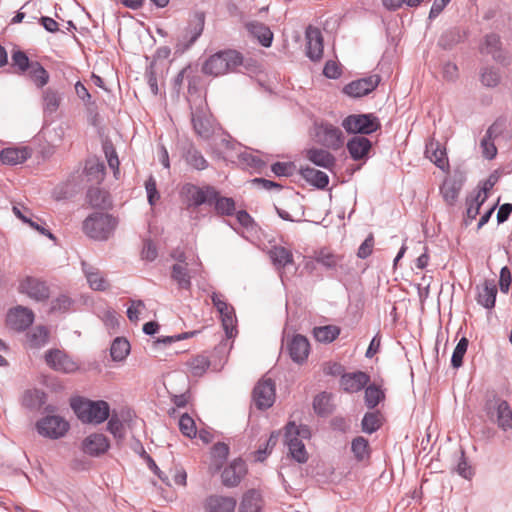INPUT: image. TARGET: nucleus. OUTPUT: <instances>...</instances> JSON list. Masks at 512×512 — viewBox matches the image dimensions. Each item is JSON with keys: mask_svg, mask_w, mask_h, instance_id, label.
Wrapping results in <instances>:
<instances>
[{"mask_svg": "<svg viewBox=\"0 0 512 512\" xmlns=\"http://www.w3.org/2000/svg\"><path fill=\"white\" fill-rule=\"evenodd\" d=\"M481 148L485 158L493 159L496 156L497 149L494 143L491 141V128L487 130L486 135L481 140Z\"/></svg>", "mask_w": 512, "mask_h": 512, "instance_id": "13d9d810", "label": "nucleus"}, {"mask_svg": "<svg viewBox=\"0 0 512 512\" xmlns=\"http://www.w3.org/2000/svg\"><path fill=\"white\" fill-rule=\"evenodd\" d=\"M188 264H174L172 266L171 278L177 283L180 289L189 290L191 287V274H196V270L187 268Z\"/></svg>", "mask_w": 512, "mask_h": 512, "instance_id": "2f4dec72", "label": "nucleus"}, {"mask_svg": "<svg viewBox=\"0 0 512 512\" xmlns=\"http://www.w3.org/2000/svg\"><path fill=\"white\" fill-rule=\"evenodd\" d=\"M229 454V447L227 444L218 442L211 449L212 466L215 470H219L224 464Z\"/></svg>", "mask_w": 512, "mask_h": 512, "instance_id": "c03bdc74", "label": "nucleus"}, {"mask_svg": "<svg viewBox=\"0 0 512 512\" xmlns=\"http://www.w3.org/2000/svg\"><path fill=\"white\" fill-rule=\"evenodd\" d=\"M45 393L38 389H32L23 395V405L30 409H38L45 403Z\"/></svg>", "mask_w": 512, "mask_h": 512, "instance_id": "37998d69", "label": "nucleus"}, {"mask_svg": "<svg viewBox=\"0 0 512 512\" xmlns=\"http://www.w3.org/2000/svg\"><path fill=\"white\" fill-rule=\"evenodd\" d=\"M247 467L242 459L233 460L222 472V483L227 487L237 486L245 476Z\"/></svg>", "mask_w": 512, "mask_h": 512, "instance_id": "412c9836", "label": "nucleus"}, {"mask_svg": "<svg viewBox=\"0 0 512 512\" xmlns=\"http://www.w3.org/2000/svg\"><path fill=\"white\" fill-rule=\"evenodd\" d=\"M300 173L307 182L319 189H324L329 183L328 175L313 167H301Z\"/></svg>", "mask_w": 512, "mask_h": 512, "instance_id": "473e14b6", "label": "nucleus"}, {"mask_svg": "<svg viewBox=\"0 0 512 512\" xmlns=\"http://www.w3.org/2000/svg\"><path fill=\"white\" fill-rule=\"evenodd\" d=\"M19 291L37 301H41L49 297V289L46 284L39 279L30 276H27L20 282Z\"/></svg>", "mask_w": 512, "mask_h": 512, "instance_id": "a211bd4d", "label": "nucleus"}, {"mask_svg": "<svg viewBox=\"0 0 512 512\" xmlns=\"http://www.w3.org/2000/svg\"><path fill=\"white\" fill-rule=\"evenodd\" d=\"M204 23H205L204 13H202V12L195 13L194 20L192 23V25H193L192 39L193 40L197 39L201 35L203 28H204Z\"/></svg>", "mask_w": 512, "mask_h": 512, "instance_id": "774afa93", "label": "nucleus"}, {"mask_svg": "<svg viewBox=\"0 0 512 512\" xmlns=\"http://www.w3.org/2000/svg\"><path fill=\"white\" fill-rule=\"evenodd\" d=\"M351 451L357 461H364L370 457L369 442L366 438L358 436L351 443Z\"/></svg>", "mask_w": 512, "mask_h": 512, "instance_id": "58836bf2", "label": "nucleus"}, {"mask_svg": "<svg viewBox=\"0 0 512 512\" xmlns=\"http://www.w3.org/2000/svg\"><path fill=\"white\" fill-rule=\"evenodd\" d=\"M34 321L33 312L24 307H16L9 311L7 324L14 330L22 331L28 328Z\"/></svg>", "mask_w": 512, "mask_h": 512, "instance_id": "aec40b11", "label": "nucleus"}, {"mask_svg": "<svg viewBox=\"0 0 512 512\" xmlns=\"http://www.w3.org/2000/svg\"><path fill=\"white\" fill-rule=\"evenodd\" d=\"M117 220L106 213L96 212L87 217L83 230L87 236L95 240H107L114 232Z\"/></svg>", "mask_w": 512, "mask_h": 512, "instance_id": "7ed1b4c3", "label": "nucleus"}, {"mask_svg": "<svg viewBox=\"0 0 512 512\" xmlns=\"http://www.w3.org/2000/svg\"><path fill=\"white\" fill-rule=\"evenodd\" d=\"M179 429L183 435L193 438L197 435V428L192 417L183 414L179 419Z\"/></svg>", "mask_w": 512, "mask_h": 512, "instance_id": "4d7b16f0", "label": "nucleus"}, {"mask_svg": "<svg viewBox=\"0 0 512 512\" xmlns=\"http://www.w3.org/2000/svg\"><path fill=\"white\" fill-rule=\"evenodd\" d=\"M236 503L233 497L212 495L207 498L205 508L208 512H234Z\"/></svg>", "mask_w": 512, "mask_h": 512, "instance_id": "393cba45", "label": "nucleus"}, {"mask_svg": "<svg viewBox=\"0 0 512 512\" xmlns=\"http://www.w3.org/2000/svg\"><path fill=\"white\" fill-rule=\"evenodd\" d=\"M485 411L489 420L503 430L512 429V410L507 401L492 397L485 404Z\"/></svg>", "mask_w": 512, "mask_h": 512, "instance_id": "423d86ee", "label": "nucleus"}, {"mask_svg": "<svg viewBox=\"0 0 512 512\" xmlns=\"http://www.w3.org/2000/svg\"><path fill=\"white\" fill-rule=\"evenodd\" d=\"M77 417L88 424H101L110 416V406L104 400L78 399L72 402Z\"/></svg>", "mask_w": 512, "mask_h": 512, "instance_id": "f257e3e1", "label": "nucleus"}, {"mask_svg": "<svg viewBox=\"0 0 512 512\" xmlns=\"http://www.w3.org/2000/svg\"><path fill=\"white\" fill-rule=\"evenodd\" d=\"M306 55L312 61H318L323 55V37L321 31L313 26L306 29Z\"/></svg>", "mask_w": 512, "mask_h": 512, "instance_id": "dca6fc26", "label": "nucleus"}, {"mask_svg": "<svg viewBox=\"0 0 512 512\" xmlns=\"http://www.w3.org/2000/svg\"><path fill=\"white\" fill-rule=\"evenodd\" d=\"M315 131L317 141L321 145L333 150H338L342 147L344 136L338 127L330 123H321L316 125Z\"/></svg>", "mask_w": 512, "mask_h": 512, "instance_id": "9d476101", "label": "nucleus"}, {"mask_svg": "<svg viewBox=\"0 0 512 512\" xmlns=\"http://www.w3.org/2000/svg\"><path fill=\"white\" fill-rule=\"evenodd\" d=\"M306 156L316 166L332 170L336 165V158L327 150L311 148L307 150Z\"/></svg>", "mask_w": 512, "mask_h": 512, "instance_id": "a878e982", "label": "nucleus"}, {"mask_svg": "<svg viewBox=\"0 0 512 512\" xmlns=\"http://www.w3.org/2000/svg\"><path fill=\"white\" fill-rule=\"evenodd\" d=\"M82 271L91 289L105 291L109 288L108 280L97 267L82 261Z\"/></svg>", "mask_w": 512, "mask_h": 512, "instance_id": "4be33fe9", "label": "nucleus"}, {"mask_svg": "<svg viewBox=\"0 0 512 512\" xmlns=\"http://www.w3.org/2000/svg\"><path fill=\"white\" fill-rule=\"evenodd\" d=\"M30 156L26 147L5 148L0 152V160L6 165H17L25 162Z\"/></svg>", "mask_w": 512, "mask_h": 512, "instance_id": "c85d7f7f", "label": "nucleus"}, {"mask_svg": "<svg viewBox=\"0 0 512 512\" xmlns=\"http://www.w3.org/2000/svg\"><path fill=\"white\" fill-rule=\"evenodd\" d=\"M480 51L482 54L491 55L501 65L507 66L511 62L510 56L502 47L500 36L496 33H489L484 37Z\"/></svg>", "mask_w": 512, "mask_h": 512, "instance_id": "9b49d317", "label": "nucleus"}, {"mask_svg": "<svg viewBox=\"0 0 512 512\" xmlns=\"http://www.w3.org/2000/svg\"><path fill=\"white\" fill-rule=\"evenodd\" d=\"M12 62L18 67L20 73L27 71L31 65L28 56L23 51L13 52Z\"/></svg>", "mask_w": 512, "mask_h": 512, "instance_id": "bf43d9fd", "label": "nucleus"}, {"mask_svg": "<svg viewBox=\"0 0 512 512\" xmlns=\"http://www.w3.org/2000/svg\"><path fill=\"white\" fill-rule=\"evenodd\" d=\"M192 123L195 132L203 139H209L215 132L216 125L204 106L192 111Z\"/></svg>", "mask_w": 512, "mask_h": 512, "instance_id": "f8f14e48", "label": "nucleus"}, {"mask_svg": "<svg viewBox=\"0 0 512 512\" xmlns=\"http://www.w3.org/2000/svg\"><path fill=\"white\" fill-rule=\"evenodd\" d=\"M269 256L277 269L284 268L293 263L292 252L283 246H273L269 251Z\"/></svg>", "mask_w": 512, "mask_h": 512, "instance_id": "72a5a7b5", "label": "nucleus"}, {"mask_svg": "<svg viewBox=\"0 0 512 512\" xmlns=\"http://www.w3.org/2000/svg\"><path fill=\"white\" fill-rule=\"evenodd\" d=\"M241 63L240 55L232 50L223 51L210 56L203 65L205 74L219 76L225 74Z\"/></svg>", "mask_w": 512, "mask_h": 512, "instance_id": "20e7f679", "label": "nucleus"}, {"mask_svg": "<svg viewBox=\"0 0 512 512\" xmlns=\"http://www.w3.org/2000/svg\"><path fill=\"white\" fill-rule=\"evenodd\" d=\"M145 189L147 192V198L150 205H154L156 201L160 198V195L157 191L156 180L153 176H150L145 182Z\"/></svg>", "mask_w": 512, "mask_h": 512, "instance_id": "e2e57ef3", "label": "nucleus"}, {"mask_svg": "<svg viewBox=\"0 0 512 512\" xmlns=\"http://www.w3.org/2000/svg\"><path fill=\"white\" fill-rule=\"evenodd\" d=\"M426 157L430 159L438 168L445 170L448 167V159L446 150L441 146L438 141L431 139L426 144L425 150Z\"/></svg>", "mask_w": 512, "mask_h": 512, "instance_id": "b1692460", "label": "nucleus"}, {"mask_svg": "<svg viewBox=\"0 0 512 512\" xmlns=\"http://www.w3.org/2000/svg\"><path fill=\"white\" fill-rule=\"evenodd\" d=\"M260 509V494L255 490H249L246 492L240 504V512H260Z\"/></svg>", "mask_w": 512, "mask_h": 512, "instance_id": "c9c22d12", "label": "nucleus"}, {"mask_svg": "<svg viewBox=\"0 0 512 512\" xmlns=\"http://www.w3.org/2000/svg\"><path fill=\"white\" fill-rule=\"evenodd\" d=\"M47 364L56 371L73 373L79 369L78 364L60 350H51L46 354Z\"/></svg>", "mask_w": 512, "mask_h": 512, "instance_id": "4468645a", "label": "nucleus"}, {"mask_svg": "<svg viewBox=\"0 0 512 512\" xmlns=\"http://www.w3.org/2000/svg\"><path fill=\"white\" fill-rule=\"evenodd\" d=\"M61 100V94L57 90L53 88L45 89L42 93L44 114L51 115L55 113L60 106Z\"/></svg>", "mask_w": 512, "mask_h": 512, "instance_id": "f704fd0d", "label": "nucleus"}, {"mask_svg": "<svg viewBox=\"0 0 512 512\" xmlns=\"http://www.w3.org/2000/svg\"><path fill=\"white\" fill-rule=\"evenodd\" d=\"M141 255H142V259H144L146 261H150V262L154 261L157 258L158 252H157L155 244L151 240H146L144 242V246H143Z\"/></svg>", "mask_w": 512, "mask_h": 512, "instance_id": "69168bd1", "label": "nucleus"}, {"mask_svg": "<svg viewBox=\"0 0 512 512\" xmlns=\"http://www.w3.org/2000/svg\"><path fill=\"white\" fill-rule=\"evenodd\" d=\"M29 70L30 77L37 87H43L48 83L49 74L40 63L32 62Z\"/></svg>", "mask_w": 512, "mask_h": 512, "instance_id": "a18cd8bd", "label": "nucleus"}, {"mask_svg": "<svg viewBox=\"0 0 512 512\" xmlns=\"http://www.w3.org/2000/svg\"><path fill=\"white\" fill-rule=\"evenodd\" d=\"M379 82L380 77L378 75H371L347 84L344 87V92L351 97L359 98L372 92Z\"/></svg>", "mask_w": 512, "mask_h": 512, "instance_id": "2eb2a0df", "label": "nucleus"}, {"mask_svg": "<svg viewBox=\"0 0 512 512\" xmlns=\"http://www.w3.org/2000/svg\"><path fill=\"white\" fill-rule=\"evenodd\" d=\"M253 399L259 409L271 407L275 401V384L271 379L260 380L254 388Z\"/></svg>", "mask_w": 512, "mask_h": 512, "instance_id": "ddd939ff", "label": "nucleus"}, {"mask_svg": "<svg viewBox=\"0 0 512 512\" xmlns=\"http://www.w3.org/2000/svg\"><path fill=\"white\" fill-rule=\"evenodd\" d=\"M500 79V72L494 67H487L481 73V81L487 87H496L500 83Z\"/></svg>", "mask_w": 512, "mask_h": 512, "instance_id": "6e6d98bb", "label": "nucleus"}, {"mask_svg": "<svg viewBox=\"0 0 512 512\" xmlns=\"http://www.w3.org/2000/svg\"><path fill=\"white\" fill-rule=\"evenodd\" d=\"M497 295V287L494 281L486 280L481 288H479L477 302L481 306L491 309L495 306Z\"/></svg>", "mask_w": 512, "mask_h": 512, "instance_id": "c756f323", "label": "nucleus"}, {"mask_svg": "<svg viewBox=\"0 0 512 512\" xmlns=\"http://www.w3.org/2000/svg\"><path fill=\"white\" fill-rule=\"evenodd\" d=\"M211 300H212L214 307L220 314L222 327L225 331L227 338L235 337L237 334V329H236L237 319H236L234 307L232 305H230L229 303H227L226 299L224 298V296L222 294L217 293V292H213L211 294Z\"/></svg>", "mask_w": 512, "mask_h": 512, "instance_id": "0eeeda50", "label": "nucleus"}, {"mask_svg": "<svg viewBox=\"0 0 512 512\" xmlns=\"http://www.w3.org/2000/svg\"><path fill=\"white\" fill-rule=\"evenodd\" d=\"M370 381V376L362 371L344 373L340 378V386L347 393L361 391Z\"/></svg>", "mask_w": 512, "mask_h": 512, "instance_id": "6ab92c4d", "label": "nucleus"}, {"mask_svg": "<svg viewBox=\"0 0 512 512\" xmlns=\"http://www.w3.org/2000/svg\"><path fill=\"white\" fill-rule=\"evenodd\" d=\"M145 309V304L142 300H131V305L127 309V317L130 321L136 322L142 311Z\"/></svg>", "mask_w": 512, "mask_h": 512, "instance_id": "052dcab7", "label": "nucleus"}, {"mask_svg": "<svg viewBox=\"0 0 512 512\" xmlns=\"http://www.w3.org/2000/svg\"><path fill=\"white\" fill-rule=\"evenodd\" d=\"M130 352V343L121 337H117L110 348V355L114 361L124 360Z\"/></svg>", "mask_w": 512, "mask_h": 512, "instance_id": "a19ab883", "label": "nucleus"}, {"mask_svg": "<svg viewBox=\"0 0 512 512\" xmlns=\"http://www.w3.org/2000/svg\"><path fill=\"white\" fill-rule=\"evenodd\" d=\"M365 404L369 409L375 408L381 401L384 400L385 394L383 390L375 385L370 384L365 389Z\"/></svg>", "mask_w": 512, "mask_h": 512, "instance_id": "79ce46f5", "label": "nucleus"}, {"mask_svg": "<svg viewBox=\"0 0 512 512\" xmlns=\"http://www.w3.org/2000/svg\"><path fill=\"white\" fill-rule=\"evenodd\" d=\"M317 263L323 265L328 269H335L342 260L341 256L330 253L328 250H320L316 257Z\"/></svg>", "mask_w": 512, "mask_h": 512, "instance_id": "3c124183", "label": "nucleus"}, {"mask_svg": "<svg viewBox=\"0 0 512 512\" xmlns=\"http://www.w3.org/2000/svg\"><path fill=\"white\" fill-rule=\"evenodd\" d=\"M212 203L215 204V210L220 215H233L235 212V202L232 198L229 197H220L218 194L212 200Z\"/></svg>", "mask_w": 512, "mask_h": 512, "instance_id": "09e8293b", "label": "nucleus"}, {"mask_svg": "<svg viewBox=\"0 0 512 512\" xmlns=\"http://www.w3.org/2000/svg\"><path fill=\"white\" fill-rule=\"evenodd\" d=\"M246 28L251 35L258 39L264 47H270L273 40V33L266 25L251 21L246 23Z\"/></svg>", "mask_w": 512, "mask_h": 512, "instance_id": "7c9ffc66", "label": "nucleus"}, {"mask_svg": "<svg viewBox=\"0 0 512 512\" xmlns=\"http://www.w3.org/2000/svg\"><path fill=\"white\" fill-rule=\"evenodd\" d=\"M373 246L374 238L372 235H369L358 248L357 256L361 259H366L371 255Z\"/></svg>", "mask_w": 512, "mask_h": 512, "instance_id": "338daca9", "label": "nucleus"}, {"mask_svg": "<svg viewBox=\"0 0 512 512\" xmlns=\"http://www.w3.org/2000/svg\"><path fill=\"white\" fill-rule=\"evenodd\" d=\"M207 357L198 355L187 362V366L193 376H202L209 368Z\"/></svg>", "mask_w": 512, "mask_h": 512, "instance_id": "8fccbe9b", "label": "nucleus"}, {"mask_svg": "<svg viewBox=\"0 0 512 512\" xmlns=\"http://www.w3.org/2000/svg\"><path fill=\"white\" fill-rule=\"evenodd\" d=\"M311 437V432L306 425H296L294 422H289L285 431V443L288 447L291 457L298 463H305L308 460V453L306 451L303 440Z\"/></svg>", "mask_w": 512, "mask_h": 512, "instance_id": "f03ea898", "label": "nucleus"}, {"mask_svg": "<svg viewBox=\"0 0 512 512\" xmlns=\"http://www.w3.org/2000/svg\"><path fill=\"white\" fill-rule=\"evenodd\" d=\"M362 430L372 434L381 426V414L379 412H367L361 422Z\"/></svg>", "mask_w": 512, "mask_h": 512, "instance_id": "de8ad7c7", "label": "nucleus"}, {"mask_svg": "<svg viewBox=\"0 0 512 512\" xmlns=\"http://www.w3.org/2000/svg\"><path fill=\"white\" fill-rule=\"evenodd\" d=\"M87 197L93 207H106L110 203L107 193L99 188L89 189Z\"/></svg>", "mask_w": 512, "mask_h": 512, "instance_id": "864d4df0", "label": "nucleus"}, {"mask_svg": "<svg viewBox=\"0 0 512 512\" xmlns=\"http://www.w3.org/2000/svg\"><path fill=\"white\" fill-rule=\"evenodd\" d=\"M217 196L214 187L205 185L197 186L192 183H185L180 189V197L187 207H199L203 204H212Z\"/></svg>", "mask_w": 512, "mask_h": 512, "instance_id": "39448f33", "label": "nucleus"}, {"mask_svg": "<svg viewBox=\"0 0 512 512\" xmlns=\"http://www.w3.org/2000/svg\"><path fill=\"white\" fill-rule=\"evenodd\" d=\"M109 447L107 437L101 433L90 434L82 441V451L92 457L106 453Z\"/></svg>", "mask_w": 512, "mask_h": 512, "instance_id": "f3484780", "label": "nucleus"}, {"mask_svg": "<svg viewBox=\"0 0 512 512\" xmlns=\"http://www.w3.org/2000/svg\"><path fill=\"white\" fill-rule=\"evenodd\" d=\"M288 350L294 362L302 363L308 357L310 345L306 337L295 335L288 343Z\"/></svg>", "mask_w": 512, "mask_h": 512, "instance_id": "5701e85b", "label": "nucleus"}, {"mask_svg": "<svg viewBox=\"0 0 512 512\" xmlns=\"http://www.w3.org/2000/svg\"><path fill=\"white\" fill-rule=\"evenodd\" d=\"M48 336L49 333L46 327L37 326L28 334V340L31 346L41 347L47 343Z\"/></svg>", "mask_w": 512, "mask_h": 512, "instance_id": "603ef678", "label": "nucleus"}, {"mask_svg": "<svg viewBox=\"0 0 512 512\" xmlns=\"http://www.w3.org/2000/svg\"><path fill=\"white\" fill-rule=\"evenodd\" d=\"M468 339L465 337H462L458 344L456 345L452 357H451V364L454 368H459L463 364V357L465 353L467 352L468 348Z\"/></svg>", "mask_w": 512, "mask_h": 512, "instance_id": "5fc2aeb1", "label": "nucleus"}, {"mask_svg": "<svg viewBox=\"0 0 512 512\" xmlns=\"http://www.w3.org/2000/svg\"><path fill=\"white\" fill-rule=\"evenodd\" d=\"M487 199L486 195L482 196L481 191H477V193L474 196H471L467 198V211H466V224H470L472 220L476 218V216L479 214V210L481 205L485 202Z\"/></svg>", "mask_w": 512, "mask_h": 512, "instance_id": "4c0bfd02", "label": "nucleus"}, {"mask_svg": "<svg viewBox=\"0 0 512 512\" xmlns=\"http://www.w3.org/2000/svg\"><path fill=\"white\" fill-rule=\"evenodd\" d=\"M340 334V328L335 325L319 326L313 329L315 339L322 343H331Z\"/></svg>", "mask_w": 512, "mask_h": 512, "instance_id": "e433bc0d", "label": "nucleus"}, {"mask_svg": "<svg viewBox=\"0 0 512 512\" xmlns=\"http://www.w3.org/2000/svg\"><path fill=\"white\" fill-rule=\"evenodd\" d=\"M460 189L461 183L459 181L447 178L441 186V193L447 203L453 204L458 197Z\"/></svg>", "mask_w": 512, "mask_h": 512, "instance_id": "ea45409f", "label": "nucleus"}, {"mask_svg": "<svg viewBox=\"0 0 512 512\" xmlns=\"http://www.w3.org/2000/svg\"><path fill=\"white\" fill-rule=\"evenodd\" d=\"M108 431L113 434L115 437L123 436V423L118 418L116 414H112L109 416V421L107 424Z\"/></svg>", "mask_w": 512, "mask_h": 512, "instance_id": "0e129e2a", "label": "nucleus"}, {"mask_svg": "<svg viewBox=\"0 0 512 512\" xmlns=\"http://www.w3.org/2000/svg\"><path fill=\"white\" fill-rule=\"evenodd\" d=\"M182 158L192 169L202 171L208 167V161L203 154L192 144L183 149Z\"/></svg>", "mask_w": 512, "mask_h": 512, "instance_id": "cd10ccee", "label": "nucleus"}, {"mask_svg": "<svg viewBox=\"0 0 512 512\" xmlns=\"http://www.w3.org/2000/svg\"><path fill=\"white\" fill-rule=\"evenodd\" d=\"M332 397L330 394L323 392L317 395L313 401V408L318 415H327L332 411Z\"/></svg>", "mask_w": 512, "mask_h": 512, "instance_id": "49530a36", "label": "nucleus"}, {"mask_svg": "<svg viewBox=\"0 0 512 512\" xmlns=\"http://www.w3.org/2000/svg\"><path fill=\"white\" fill-rule=\"evenodd\" d=\"M371 146L370 140L364 136H354L347 143L348 152L353 160H360L366 157Z\"/></svg>", "mask_w": 512, "mask_h": 512, "instance_id": "bb28decb", "label": "nucleus"}, {"mask_svg": "<svg viewBox=\"0 0 512 512\" xmlns=\"http://www.w3.org/2000/svg\"><path fill=\"white\" fill-rule=\"evenodd\" d=\"M342 126L348 133L371 134L379 129L380 123L373 114H354L346 117Z\"/></svg>", "mask_w": 512, "mask_h": 512, "instance_id": "6e6552de", "label": "nucleus"}, {"mask_svg": "<svg viewBox=\"0 0 512 512\" xmlns=\"http://www.w3.org/2000/svg\"><path fill=\"white\" fill-rule=\"evenodd\" d=\"M36 427L40 435L50 439H58L66 434L69 424L64 418L52 415L39 420Z\"/></svg>", "mask_w": 512, "mask_h": 512, "instance_id": "1a4fd4ad", "label": "nucleus"}, {"mask_svg": "<svg viewBox=\"0 0 512 512\" xmlns=\"http://www.w3.org/2000/svg\"><path fill=\"white\" fill-rule=\"evenodd\" d=\"M73 305V301L70 297L66 295H61L57 297L52 302L51 310L55 312H66L70 310Z\"/></svg>", "mask_w": 512, "mask_h": 512, "instance_id": "680f3d73", "label": "nucleus"}]
</instances>
